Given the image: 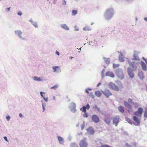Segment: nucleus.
<instances>
[{"label":"nucleus","instance_id":"obj_8","mask_svg":"<svg viewBox=\"0 0 147 147\" xmlns=\"http://www.w3.org/2000/svg\"><path fill=\"white\" fill-rule=\"evenodd\" d=\"M127 72L128 75L131 78H132L134 77V74L130 68H128Z\"/></svg>","mask_w":147,"mask_h":147},{"label":"nucleus","instance_id":"obj_16","mask_svg":"<svg viewBox=\"0 0 147 147\" xmlns=\"http://www.w3.org/2000/svg\"><path fill=\"white\" fill-rule=\"evenodd\" d=\"M138 76L141 79H142L144 78L143 74L142 71H140L139 72Z\"/></svg>","mask_w":147,"mask_h":147},{"label":"nucleus","instance_id":"obj_53","mask_svg":"<svg viewBox=\"0 0 147 147\" xmlns=\"http://www.w3.org/2000/svg\"><path fill=\"white\" fill-rule=\"evenodd\" d=\"M53 100H55V96H54L53 97Z\"/></svg>","mask_w":147,"mask_h":147},{"label":"nucleus","instance_id":"obj_13","mask_svg":"<svg viewBox=\"0 0 147 147\" xmlns=\"http://www.w3.org/2000/svg\"><path fill=\"white\" fill-rule=\"evenodd\" d=\"M117 76L120 78H122L124 77V74L122 71H118L116 73Z\"/></svg>","mask_w":147,"mask_h":147},{"label":"nucleus","instance_id":"obj_52","mask_svg":"<svg viewBox=\"0 0 147 147\" xmlns=\"http://www.w3.org/2000/svg\"><path fill=\"white\" fill-rule=\"evenodd\" d=\"M104 70H102V73L103 75L104 74Z\"/></svg>","mask_w":147,"mask_h":147},{"label":"nucleus","instance_id":"obj_19","mask_svg":"<svg viewBox=\"0 0 147 147\" xmlns=\"http://www.w3.org/2000/svg\"><path fill=\"white\" fill-rule=\"evenodd\" d=\"M95 94L96 96L99 97L101 95V94L100 91H97L95 92Z\"/></svg>","mask_w":147,"mask_h":147},{"label":"nucleus","instance_id":"obj_31","mask_svg":"<svg viewBox=\"0 0 147 147\" xmlns=\"http://www.w3.org/2000/svg\"><path fill=\"white\" fill-rule=\"evenodd\" d=\"M144 116L145 117L147 118V109H146L144 112Z\"/></svg>","mask_w":147,"mask_h":147},{"label":"nucleus","instance_id":"obj_22","mask_svg":"<svg viewBox=\"0 0 147 147\" xmlns=\"http://www.w3.org/2000/svg\"><path fill=\"white\" fill-rule=\"evenodd\" d=\"M40 94H41V96L44 99L46 102H47L48 100V98H45L43 96V94H45V93L42 92H40Z\"/></svg>","mask_w":147,"mask_h":147},{"label":"nucleus","instance_id":"obj_37","mask_svg":"<svg viewBox=\"0 0 147 147\" xmlns=\"http://www.w3.org/2000/svg\"><path fill=\"white\" fill-rule=\"evenodd\" d=\"M88 116V115L87 113L86 112L84 113V114L83 115L84 117H87Z\"/></svg>","mask_w":147,"mask_h":147},{"label":"nucleus","instance_id":"obj_55","mask_svg":"<svg viewBox=\"0 0 147 147\" xmlns=\"http://www.w3.org/2000/svg\"><path fill=\"white\" fill-rule=\"evenodd\" d=\"M73 58V57H70V59H72Z\"/></svg>","mask_w":147,"mask_h":147},{"label":"nucleus","instance_id":"obj_7","mask_svg":"<svg viewBox=\"0 0 147 147\" xmlns=\"http://www.w3.org/2000/svg\"><path fill=\"white\" fill-rule=\"evenodd\" d=\"M125 105L127 108V111L128 112H129L132 110V107L126 101H124Z\"/></svg>","mask_w":147,"mask_h":147},{"label":"nucleus","instance_id":"obj_38","mask_svg":"<svg viewBox=\"0 0 147 147\" xmlns=\"http://www.w3.org/2000/svg\"><path fill=\"white\" fill-rule=\"evenodd\" d=\"M91 90V89H90V88L86 89L85 90V92H86L88 94H89V92H88V90Z\"/></svg>","mask_w":147,"mask_h":147},{"label":"nucleus","instance_id":"obj_28","mask_svg":"<svg viewBox=\"0 0 147 147\" xmlns=\"http://www.w3.org/2000/svg\"><path fill=\"white\" fill-rule=\"evenodd\" d=\"M53 69L54 72H55L56 71L57 69H59V67L57 66H53Z\"/></svg>","mask_w":147,"mask_h":147},{"label":"nucleus","instance_id":"obj_4","mask_svg":"<svg viewBox=\"0 0 147 147\" xmlns=\"http://www.w3.org/2000/svg\"><path fill=\"white\" fill-rule=\"evenodd\" d=\"M86 139L81 140L79 143V145L80 147H87L88 143L86 141Z\"/></svg>","mask_w":147,"mask_h":147},{"label":"nucleus","instance_id":"obj_39","mask_svg":"<svg viewBox=\"0 0 147 147\" xmlns=\"http://www.w3.org/2000/svg\"><path fill=\"white\" fill-rule=\"evenodd\" d=\"M143 59L146 62V63L147 64V59H146L144 57H142Z\"/></svg>","mask_w":147,"mask_h":147},{"label":"nucleus","instance_id":"obj_30","mask_svg":"<svg viewBox=\"0 0 147 147\" xmlns=\"http://www.w3.org/2000/svg\"><path fill=\"white\" fill-rule=\"evenodd\" d=\"M119 59L120 61L121 62H123L124 61V59L122 56H120L119 57Z\"/></svg>","mask_w":147,"mask_h":147},{"label":"nucleus","instance_id":"obj_34","mask_svg":"<svg viewBox=\"0 0 147 147\" xmlns=\"http://www.w3.org/2000/svg\"><path fill=\"white\" fill-rule=\"evenodd\" d=\"M70 147H78V146L75 143H72L71 144Z\"/></svg>","mask_w":147,"mask_h":147},{"label":"nucleus","instance_id":"obj_25","mask_svg":"<svg viewBox=\"0 0 147 147\" xmlns=\"http://www.w3.org/2000/svg\"><path fill=\"white\" fill-rule=\"evenodd\" d=\"M80 110L82 111L84 113L86 112V107L84 106L83 107L80 109Z\"/></svg>","mask_w":147,"mask_h":147},{"label":"nucleus","instance_id":"obj_10","mask_svg":"<svg viewBox=\"0 0 147 147\" xmlns=\"http://www.w3.org/2000/svg\"><path fill=\"white\" fill-rule=\"evenodd\" d=\"M140 64L143 70L144 71H146L147 70V67L145 63L143 61H141Z\"/></svg>","mask_w":147,"mask_h":147},{"label":"nucleus","instance_id":"obj_32","mask_svg":"<svg viewBox=\"0 0 147 147\" xmlns=\"http://www.w3.org/2000/svg\"><path fill=\"white\" fill-rule=\"evenodd\" d=\"M58 87V85H55L53 87H51V89L56 90Z\"/></svg>","mask_w":147,"mask_h":147},{"label":"nucleus","instance_id":"obj_46","mask_svg":"<svg viewBox=\"0 0 147 147\" xmlns=\"http://www.w3.org/2000/svg\"><path fill=\"white\" fill-rule=\"evenodd\" d=\"M4 140H5V141H7V142H8V140H7V137L6 136L4 137Z\"/></svg>","mask_w":147,"mask_h":147},{"label":"nucleus","instance_id":"obj_12","mask_svg":"<svg viewBox=\"0 0 147 147\" xmlns=\"http://www.w3.org/2000/svg\"><path fill=\"white\" fill-rule=\"evenodd\" d=\"M134 121L136 123V125H138L140 123V119L134 116L133 117Z\"/></svg>","mask_w":147,"mask_h":147},{"label":"nucleus","instance_id":"obj_18","mask_svg":"<svg viewBox=\"0 0 147 147\" xmlns=\"http://www.w3.org/2000/svg\"><path fill=\"white\" fill-rule=\"evenodd\" d=\"M61 27L65 29V30H69V28L65 24H62L61 25Z\"/></svg>","mask_w":147,"mask_h":147},{"label":"nucleus","instance_id":"obj_49","mask_svg":"<svg viewBox=\"0 0 147 147\" xmlns=\"http://www.w3.org/2000/svg\"><path fill=\"white\" fill-rule=\"evenodd\" d=\"M19 116L20 117H22V113H20L19 114Z\"/></svg>","mask_w":147,"mask_h":147},{"label":"nucleus","instance_id":"obj_23","mask_svg":"<svg viewBox=\"0 0 147 147\" xmlns=\"http://www.w3.org/2000/svg\"><path fill=\"white\" fill-rule=\"evenodd\" d=\"M15 32L16 34L20 36V37H21V35L22 34V32L20 31L19 30H17L15 31Z\"/></svg>","mask_w":147,"mask_h":147},{"label":"nucleus","instance_id":"obj_24","mask_svg":"<svg viewBox=\"0 0 147 147\" xmlns=\"http://www.w3.org/2000/svg\"><path fill=\"white\" fill-rule=\"evenodd\" d=\"M33 79L35 81H41V79H40V78L34 76L33 78Z\"/></svg>","mask_w":147,"mask_h":147},{"label":"nucleus","instance_id":"obj_9","mask_svg":"<svg viewBox=\"0 0 147 147\" xmlns=\"http://www.w3.org/2000/svg\"><path fill=\"white\" fill-rule=\"evenodd\" d=\"M102 93L107 98H108L109 96L112 95L111 93L107 89L105 90L102 92Z\"/></svg>","mask_w":147,"mask_h":147},{"label":"nucleus","instance_id":"obj_27","mask_svg":"<svg viewBox=\"0 0 147 147\" xmlns=\"http://www.w3.org/2000/svg\"><path fill=\"white\" fill-rule=\"evenodd\" d=\"M101 144V146L100 147H111L108 145L107 144H103L102 143H100Z\"/></svg>","mask_w":147,"mask_h":147},{"label":"nucleus","instance_id":"obj_56","mask_svg":"<svg viewBox=\"0 0 147 147\" xmlns=\"http://www.w3.org/2000/svg\"><path fill=\"white\" fill-rule=\"evenodd\" d=\"M128 147H132L131 146H129Z\"/></svg>","mask_w":147,"mask_h":147},{"label":"nucleus","instance_id":"obj_1","mask_svg":"<svg viewBox=\"0 0 147 147\" xmlns=\"http://www.w3.org/2000/svg\"><path fill=\"white\" fill-rule=\"evenodd\" d=\"M109 86L113 90L118 91L119 90V89H121L123 88L122 86H120V87H117L115 84L112 82H110L109 84Z\"/></svg>","mask_w":147,"mask_h":147},{"label":"nucleus","instance_id":"obj_15","mask_svg":"<svg viewBox=\"0 0 147 147\" xmlns=\"http://www.w3.org/2000/svg\"><path fill=\"white\" fill-rule=\"evenodd\" d=\"M87 131L91 134H93L94 133V130L91 127H89L88 128Z\"/></svg>","mask_w":147,"mask_h":147},{"label":"nucleus","instance_id":"obj_35","mask_svg":"<svg viewBox=\"0 0 147 147\" xmlns=\"http://www.w3.org/2000/svg\"><path fill=\"white\" fill-rule=\"evenodd\" d=\"M126 121L128 122L129 123H131V121L130 119L128 117H127L126 118Z\"/></svg>","mask_w":147,"mask_h":147},{"label":"nucleus","instance_id":"obj_17","mask_svg":"<svg viewBox=\"0 0 147 147\" xmlns=\"http://www.w3.org/2000/svg\"><path fill=\"white\" fill-rule=\"evenodd\" d=\"M58 140L61 144H63L64 142L63 139L60 136L58 137Z\"/></svg>","mask_w":147,"mask_h":147},{"label":"nucleus","instance_id":"obj_26","mask_svg":"<svg viewBox=\"0 0 147 147\" xmlns=\"http://www.w3.org/2000/svg\"><path fill=\"white\" fill-rule=\"evenodd\" d=\"M133 57H134V59H136V60H137L139 59V58H138V55L136 54H134V55H133Z\"/></svg>","mask_w":147,"mask_h":147},{"label":"nucleus","instance_id":"obj_36","mask_svg":"<svg viewBox=\"0 0 147 147\" xmlns=\"http://www.w3.org/2000/svg\"><path fill=\"white\" fill-rule=\"evenodd\" d=\"M89 96H91L92 98H94V96L92 93H90L89 94Z\"/></svg>","mask_w":147,"mask_h":147},{"label":"nucleus","instance_id":"obj_50","mask_svg":"<svg viewBox=\"0 0 147 147\" xmlns=\"http://www.w3.org/2000/svg\"><path fill=\"white\" fill-rule=\"evenodd\" d=\"M83 30H87V29L86 28V27H84L83 28Z\"/></svg>","mask_w":147,"mask_h":147},{"label":"nucleus","instance_id":"obj_14","mask_svg":"<svg viewBox=\"0 0 147 147\" xmlns=\"http://www.w3.org/2000/svg\"><path fill=\"white\" fill-rule=\"evenodd\" d=\"M106 76H109L112 78H114L115 77L114 75L111 72H107L106 74Z\"/></svg>","mask_w":147,"mask_h":147},{"label":"nucleus","instance_id":"obj_44","mask_svg":"<svg viewBox=\"0 0 147 147\" xmlns=\"http://www.w3.org/2000/svg\"><path fill=\"white\" fill-rule=\"evenodd\" d=\"M6 119L8 121H9L10 119V117L9 116H7Z\"/></svg>","mask_w":147,"mask_h":147},{"label":"nucleus","instance_id":"obj_41","mask_svg":"<svg viewBox=\"0 0 147 147\" xmlns=\"http://www.w3.org/2000/svg\"><path fill=\"white\" fill-rule=\"evenodd\" d=\"M33 25L34 26V27H35L36 28V27H38V26H37V24L35 23H34V24H33Z\"/></svg>","mask_w":147,"mask_h":147},{"label":"nucleus","instance_id":"obj_54","mask_svg":"<svg viewBox=\"0 0 147 147\" xmlns=\"http://www.w3.org/2000/svg\"><path fill=\"white\" fill-rule=\"evenodd\" d=\"M100 84H100V83H99L97 84V86H98L100 85Z\"/></svg>","mask_w":147,"mask_h":147},{"label":"nucleus","instance_id":"obj_20","mask_svg":"<svg viewBox=\"0 0 147 147\" xmlns=\"http://www.w3.org/2000/svg\"><path fill=\"white\" fill-rule=\"evenodd\" d=\"M118 109L119 111L121 113H123L124 112V108L121 106H120L118 107Z\"/></svg>","mask_w":147,"mask_h":147},{"label":"nucleus","instance_id":"obj_45","mask_svg":"<svg viewBox=\"0 0 147 147\" xmlns=\"http://www.w3.org/2000/svg\"><path fill=\"white\" fill-rule=\"evenodd\" d=\"M128 101L129 102H131L132 101V100L131 99L129 98L128 99Z\"/></svg>","mask_w":147,"mask_h":147},{"label":"nucleus","instance_id":"obj_5","mask_svg":"<svg viewBox=\"0 0 147 147\" xmlns=\"http://www.w3.org/2000/svg\"><path fill=\"white\" fill-rule=\"evenodd\" d=\"M92 121L95 123H98L99 121L100 120L98 117L96 115H93L92 117Z\"/></svg>","mask_w":147,"mask_h":147},{"label":"nucleus","instance_id":"obj_2","mask_svg":"<svg viewBox=\"0 0 147 147\" xmlns=\"http://www.w3.org/2000/svg\"><path fill=\"white\" fill-rule=\"evenodd\" d=\"M143 112V109L142 108L140 107L138 108L137 111L135 112L134 115L139 117H141Z\"/></svg>","mask_w":147,"mask_h":147},{"label":"nucleus","instance_id":"obj_48","mask_svg":"<svg viewBox=\"0 0 147 147\" xmlns=\"http://www.w3.org/2000/svg\"><path fill=\"white\" fill-rule=\"evenodd\" d=\"M56 54H57L58 55H59V53L57 51H56Z\"/></svg>","mask_w":147,"mask_h":147},{"label":"nucleus","instance_id":"obj_6","mask_svg":"<svg viewBox=\"0 0 147 147\" xmlns=\"http://www.w3.org/2000/svg\"><path fill=\"white\" fill-rule=\"evenodd\" d=\"M119 116H116L113 119V123L116 126H117L119 122Z\"/></svg>","mask_w":147,"mask_h":147},{"label":"nucleus","instance_id":"obj_21","mask_svg":"<svg viewBox=\"0 0 147 147\" xmlns=\"http://www.w3.org/2000/svg\"><path fill=\"white\" fill-rule=\"evenodd\" d=\"M104 59L105 63L106 64H108L110 62V59L109 58H104Z\"/></svg>","mask_w":147,"mask_h":147},{"label":"nucleus","instance_id":"obj_47","mask_svg":"<svg viewBox=\"0 0 147 147\" xmlns=\"http://www.w3.org/2000/svg\"><path fill=\"white\" fill-rule=\"evenodd\" d=\"M18 15L19 16H21L22 15V13L21 12H19L18 13Z\"/></svg>","mask_w":147,"mask_h":147},{"label":"nucleus","instance_id":"obj_33","mask_svg":"<svg viewBox=\"0 0 147 147\" xmlns=\"http://www.w3.org/2000/svg\"><path fill=\"white\" fill-rule=\"evenodd\" d=\"M77 10H73L72 11V15H75L77 13Z\"/></svg>","mask_w":147,"mask_h":147},{"label":"nucleus","instance_id":"obj_42","mask_svg":"<svg viewBox=\"0 0 147 147\" xmlns=\"http://www.w3.org/2000/svg\"><path fill=\"white\" fill-rule=\"evenodd\" d=\"M133 146L135 147H136V143H133L132 144Z\"/></svg>","mask_w":147,"mask_h":147},{"label":"nucleus","instance_id":"obj_51","mask_svg":"<svg viewBox=\"0 0 147 147\" xmlns=\"http://www.w3.org/2000/svg\"><path fill=\"white\" fill-rule=\"evenodd\" d=\"M144 20L147 22V18H144Z\"/></svg>","mask_w":147,"mask_h":147},{"label":"nucleus","instance_id":"obj_57","mask_svg":"<svg viewBox=\"0 0 147 147\" xmlns=\"http://www.w3.org/2000/svg\"><path fill=\"white\" fill-rule=\"evenodd\" d=\"M7 9H9V8H7Z\"/></svg>","mask_w":147,"mask_h":147},{"label":"nucleus","instance_id":"obj_29","mask_svg":"<svg viewBox=\"0 0 147 147\" xmlns=\"http://www.w3.org/2000/svg\"><path fill=\"white\" fill-rule=\"evenodd\" d=\"M119 64H115L113 63V67L114 68H116L117 67H119Z\"/></svg>","mask_w":147,"mask_h":147},{"label":"nucleus","instance_id":"obj_43","mask_svg":"<svg viewBox=\"0 0 147 147\" xmlns=\"http://www.w3.org/2000/svg\"><path fill=\"white\" fill-rule=\"evenodd\" d=\"M42 107L43 109V111L44 112V111H45V107H44V104H43V103L42 104Z\"/></svg>","mask_w":147,"mask_h":147},{"label":"nucleus","instance_id":"obj_40","mask_svg":"<svg viewBox=\"0 0 147 147\" xmlns=\"http://www.w3.org/2000/svg\"><path fill=\"white\" fill-rule=\"evenodd\" d=\"M86 109H88L90 108V105L89 104H87L86 105Z\"/></svg>","mask_w":147,"mask_h":147},{"label":"nucleus","instance_id":"obj_3","mask_svg":"<svg viewBox=\"0 0 147 147\" xmlns=\"http://www.w3.org/2000/svg\"><path fill=\"white\" fill-rule=\"evenodd\" d=\"M128 63L130 66L132 67L133 68L136 69L137 67L138 63L135 62H131L130 60L127 61Z\"/></svg>","mask_w":147,"mask_h":147},{"label":"nucleus","instance_id":"obj_11","mask_svg":"<svg viewBox=\"0 0 147 147\" xmlns=\"http://www.w3.org/2000/svg\"><path fill=\"white\" fill-rule=\"evenodd\" d=\"M111 121V119L109 116H106L105 118V122L108 124L110 123Z\"/></svg>","mask_w":147,"mask_h":147}]
</instances>
